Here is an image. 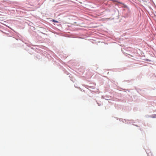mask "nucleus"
<instances>
[{"label":"nucleus","instance_id":"obj_2","mask_svg":"<svg viewBox=\"0 0 156 156\" xmlns=\"http://www.w3.org/2000/svg\"><path fill=\"white\" fill-rule=\"evenodd\" d=\"M52 21L54 22H55V23H58V22L57 21H56L54 20H53Z\"/></svg>","mask_w":156,"mask_h":156},{"label":"nucleus","instance_id":"obj_1","mask_svg":"<svg viewBox=\"0 0 156 156\" xmlns=\"http://www.w3.org/2000/svg\"><path fill=\"white\" fill-rule=\"evenodd\" d=\"M112 1L114 2H117L120 4H123L122 3V2H118V1H116V0H112Z\"/></svg>","mask_w":156,"mask_h":156},{"label":"nucleus","instance_id":"obj_3","mask_svg":"<svg viewBox=\"0 0 156 156\" xmlns=\"http://www.w3.org/2000/svg\"><path fill=\"white\" fill-rule=\"evenodd\" d=\"M155 116H154V117H153V118H155V117H156V115H155Z\"/></svg>","mask_w":156,"mask_h":156}]
</instances>
